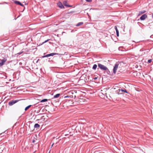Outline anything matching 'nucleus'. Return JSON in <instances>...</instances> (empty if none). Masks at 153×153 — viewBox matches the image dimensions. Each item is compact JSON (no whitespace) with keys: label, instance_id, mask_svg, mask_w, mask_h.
<instances>
[{"label":"nucleus","instance_id":"nucleus-11","mask_svg":"<svg viewBox=\"0 0 153 153\" xmlns=\"http://www.w3.org/2000/svg\"><path fill=\"white\" fill-rule=\"evenodd\" d=\"M146 12V11L145 10H143L141 11H140L139 12V13L137 15L138 16H140L141 14L144 13Z\"/></svg>","mask_w":153,"mask_h":153},{"label":"nucleus","instance_id":"nucleus-37","mask_svg":"<svg viewBox=\"0 0 153 153\" xmlns=\"http://www.w3.org/2000/svg\"><path fill=\"white\" fill-rule=\"evenodd\" d=\"M147 50L148 51H147V53L148 52H149V51H150L149 49H148V50Z\"/></svg>","mask_w":153,"mask_h":153},{"label":"nucleus","instance_id":"nucleus-21","mask_svg":"<svg viewBox=\"0 0 153 153\" xmlns=\"http://www.w3.org/2000/svg\"><path fill=\"white\" fill-rule=\"evenodd\" d=\"M75 12V11H70V12H68L67 13V14H69L71 13H74Z\"/></svg>","mask_w":153,"mask_h":153},{"label":"nucleus","instance_id":"nucleus-1","mask_svg":"<svg viewBox=\"0 0 153 153\" xmlns=\"http://www.w3.org/2000/svg\"><path fill=\"white\" fill-rule=\"evenodd\" d=\"M119 65V64L117 63H116L114 65V66L113 69V73L112 72H111L108 68H107V69L105 71V73H106V74L109 75L110 76H113V74H115L117 72V69L118 68Z\"/></svg>","mask_w":153,"mask_h":153},{"label":"nucleus","instance_id":"nucleus-45","mask_svg":"<svg viewBox=\"0 0 153 153\" xmlns=\"http://www.w3.org/2000/svg\"><path fill=\"white\" fill-rule=\"evenodd\" d=\"M58 35H59L58 34V35H57V36H58Z\"/></svg>","mask_w":153,"mask_h":153},{"label":"nucleus","instance_id":"nucleus-23","mask_svg":"<svg viewBox=\"0 0 153 153\" xmlns=\"http://www.w3.org/2000/svg\"><path fill=\"white\" fill-rule=\"evenodd\" d=\"M114 29L116 30V32H119V30L117 28V27L116 26H115Z\"/></svg>","mask_w":153,"mask_h":153},{"label":"nucleus","instance_id":"nucleus-18","mask_svg":"<svg viewBox=\"0 0 153 153\" xmlns=\"http://www.w3.org/2000/svg\"><path fill=\"white\" fill-rule=\"evenodd\" d=\"M68 53L67 52H65L64 53H58L59 54H58V55L59 56H63L65 55H67Z\"/></svg>","mask_w":153,"mask_h":153},{"label":"nucleus","instance_id":"nucleus-47","mask_svg":"<svg viewBox=\"0 0 153 153\" xmlns=\"http://www.w3.org/2000/svg\"><path fill=\"white\" fill-rule=\"evenodd\" d=\"M1 103V102H0V103Z\"/></svg>","mask_w":153,"mask_h":153},{"label":"nucleus","instance_id":"nucleus-35","mask_svg":"<svg viewBox=\"0 0 153 153\" xmlns=\"http://www.w3.org/2000/svg\"><path fill=\"white\" fill-rule=\"evenodd\" d=\"M44 43H43V42L42 43H41V44H40L39 45V46H40V45H42V44H43Z\"/></svg>","mask_w":153,"mask_h":153},{"label":"nucleus","instance_id":"nucleus-13","mask_svg":"<svg viewBox=\"0 0 153 153\" xmlns=\"http://www.w3.org/2000/svg\"><path fill=\"white\" fill-rule=\"evenodd\" d=\"M14 2L15 4L16 5H19L21 2L18 1L14 0Z\"/></svg>","mask_w":153,"mask_h":153},{"label":"nucleus","instance_id":"nucleus-43","mask_svg":"<svg viewBox=\"0 0 153 153\" xmlns=\"http://www.w3.org/2000/svg\"><path fill=\"white\" fill-rule=\"evenodd\" d=\"M139 23H140L141 24V23H140V22H137V24H138Z\"/></svg>","mask_w":153,"mask_h":153},{"label":"nucleus","instance_id":"nucleus-22","mask_svg":"<svg viewBox=\"0 0 153 153\" xmlns=\"http://www.w3.org/2000/svg\"><path fill=\"white\" fill-rule=\"evenodd\" d=\"M19 5L22 6V7H24V10H23V11H22V12H23V11L25 10V7L24 6V5L23 4H22L21 2L20 3V4H19Z\"/></svg>","mask_w":153,"mask_h":153},{"label":"nucleus","instance_id":"nucleus-7","mask_svg":"<svg viewBox=\"0 0 153 153\" xmlns=\"http://www.w3.org/2000/svg\"><path fill=\"white\" fill-rule=\"evenodd\" d=\"M147 17V15L146 14L143 15L140 17V19L141 21L145 20Z\"/></svg>","mask_w":153,"mask_h":153},{"label":"nucleus","instance_id":"nucleus-33","mask_svg":"<svg viewBox=\"0 0 153 153\" xmlns=\"http://www.w3.org/2000/svg\"><path fill=\"white\" fill-rule=\"evenodd\" d=\"M36 142V140H32V143H34Z\"/></svg>","mask_w":153,"mask_h":153},{"label":"nucleus","instance_id":"nucleus-42","mask_svg":"<svg viewBox=\"0 0 153 153\" xmlns=\"http://www.w3.org/2000/svg\"><path fill=\"white\" fill-rule=\"evenodd\" d=\"M19 16H18L17 18H18L19 17Z\"/></svg>","mask_w":153,"mask_h":153},{"label":"nucleus","instance_id":"nucleus-16","mask_svg":"<svg viewBox=\"0 0 153 153\" xmlns=\"http://www.w3.org/2000/svg\"><path fill=\"white\" fill-rule=\"evenodd\" d=\"M32 105H29L28 106L26 107L25 108V111H27L28 109Z\"/></svg>","mask_w":153,"mask_h":153},{"label":"nucleus","instance_id":"nucleus-38","mask_svg":"<svg viewBox=\"0 0 153 153\" xmlns=\"http://www.w3.org/2000/svg\"><path fill=\"white\" fill-rule=\"evenodd\" d=\"M54 144V143H53L52 145H51V147H53V145Z\"/></svg>","mask_w":153,"mask_h":153},{"label":"nucleus","instance_id":"nucleus-5","mask_svg":"<svg viewBox=\"0 0 153 153\" xmlns=\"http://www.w3.org/2000/svg\"><path fill=\"white\" fill-rule=\"evenodd\" d=\"M7 59L5 58H3L2 59H0V61H1L0 62V66H3L7 61Z\"/></svg>","mask_w":153,"mask_h":153},{"label":"nucleus","instance_id":"nucleus-26","mask_svg":"<svg viewBox=\"0 0 153 153\" xmlns=\"http://www.w3.org/2000/svg\"><path fill=\"white\" fill-rule=\"evenodd\" d=\"M50 39H47V40H45L44 42H43V43H46V42H48L49 40Z\"/></svg>","mask_w":153,"mask_h":153},{"label":"nucleus","instance_id":"nucleus-6","mask_svg":"<svg viewBox=\"0 0 153 153\" xmlns=\"http://www.w3.org/2000/svg\"><path fill=\"white\" fill-rule=\"evenodd\" d=\"M57 5L58 6L60 9H65V7L64 6L63 4H62L61 1H59L57 3Z\"/></svg>","mask_w":153,"mask_h":153},{"label":"nucleus","instance_id":"nucleus-30","mask_svg":"<svg viewBox=\"0 0 153 153\" xmlns=\"http://www.w3.org/2000/svg\"><path fill=\"white\" fill-rule=\"evenodd\" d=\"M73 6L72 5H69V4H68L67 7H72Z\"/></svg>","mask_w":153,"mask_h":153},{"label":"nucleus","instance_id":"nucleus-32","mask_svg":"<svg viewBox=\"0 0 153 153\" xmlns=\"http://www.w3.org/2000/svg\"><path fill=\"white\" fill-rule=\"evenodd\" d=\"M22 52H19V53H17V54H18L19 55H20V54H21L22 53Z\"/></svg>","mask_w":153,"mask_h":153},{"label":"nucleus","instance_id":"nucleus-46","mask_svg":"<svg viewBox=\"0 0 153 153\" xmlns=\"http://www.w3.org/2000/svg\"><path fill=\"white\" fill-rule=\"evenodd\" d=\"M39 112L37 111V113H39Z\"/></svg>","mask_w":153,"mask_h":153},{"label":"nucleus","instance_id":"nucleus-40","mask_svg":"<svg viewBox=\"0 0 153 153\" xmlns=\"http://www.w3.org/2000/svg\"><path fill=\"white\" fill-rule=\"evenodd\" d=\"M17 19V18H14V20H16V19Z\"/></svg>","mask_w":153,"mask_h":153},{"label":"nucleus","instance_id":"nucleus-28","mask_svg":"<svg viewBox=\"0 0 153 153\" xmlns=\"http://www.w3.org/2000/svg\"><path fill=\"white\" fill-rule=\"evenodd\" d=\"M116 33L117 36L118 37L119 36V31L117 32Z\"/></svg>","mask_w":153,"mask_h":153},{"label":"nucleus","instance_id":"nucleus-27","mask_svg":"<svg viewBox=\"0 0 153 153\" xmlns=\"http://www.w3.org/2000/svg\"><path fill=\"white\" fill-rule=\"evenodd\" d=\"M145 50L143 48H142L140 49V52L143 51H145Z\"/></svg>","mask_w":153,"mask_h":153},{"label":"nucleus","instance_id":"nucleus-20","mask_svg":"<svg viewBox=\"0 0 153 153\" xmlns=\"http://www.w3.org/2000/svg\"><path fill=\"white\" fill-rule=\"evenodd\" d=\"M73 97V96L72 95H71V96L67 95V96H65L64 97V98H66L70 97V98H72Z\"/></svg>","mask_w":153,"mask_h":153},{"label":"nucleus","instance_id":"nucleus-15","mask_svg":"<svg viewBox=\"0 0 153 153\" xmlns=\"http://www.w3.org/2000/svg\"><path fill=\"white\" fill-rule=\"evenodd\" d=\"M97 66L98 65H97L95 64H94L92 67V69L94 70H96V69H97Z\"/></svg>","mask_w":153,"mask_h":153},{"label":"nucleus","instance_id":"nucleus-29","mask_svg":"<svg viewBox=\"0 0 153 153\" xmlns=\"http://www.w3.org/2000/svg\"><path fill=\"white\" fill-rule=\"evenodd\" d=\"M87 2H90L92 1V0H85Z\"/></svg>","mask_w":153,"mask_h":153},{"label":"nucleus","instance_id":"nucleus-48","mask_svg":"<svg viewBox=\"0 0 153 153\" xmlns=\"http://www.w3.org/2000/svg\"><path fill=\"white\" fill-rule=\"evenodd\" d=\"M49 153H50V152H49Z\"/></svg>","mask_w":153,"mask_h":153},{"label":"nucleus","instance_id":"nucleus-36","mask_svg":"<svg viewBox=\"0 0 153 153\" xmlns=\"http://www.w3.org/2000/svg\"><path fill=\"white\" fill-rule=\"evenodd\" d=\"M16 123H15V124L13 126V127H14V126H16Z\"/></svg>","mask_w":153,"mask_h":153},{"label":"nucleus","instance_id":"nucleus-19","mask_svg":"<svg viewBox=\"0 0 153 153\" xmlns=\"http://www.w3.org/2000/svg\"><path fill=\"white\" fill-rule=\"evenodd\" d=\"M48 100L47 99H43L41 100L40 101V102H45L47 101Z\"/></svg>","mask_w":153,"mask_h":153},{"label":"nucleus","instance_id":"nucleus-10","mask_svg":"<svg viewBox=\"0 0 153 153\" xmlns=\"http://www.w3.org/2000/svg\"><path fill=\"white\" fill-rule=\"evenodd\" d=\"M63 4L64 6H65V7H67L68 4V1L67 0L64 1L63 2Z\"/></svg>","mask_w":153,"mask_h":153},{"label":"nucleus","instance_id":"nucleus-31","mask_svg":"<svg viewBox=\"0 0 153 153\" xmlns=\"http://www.w3.org/2000/svg\"><path fill=\"white\" fill-rule=\"evenodd\" d=\"M7 2H4L3 3H0V4H7Z\"/></svg>","mask_w":153,"mask_h":153},{"label":"nucleus","instance_id":"nucleus-3","mask_svg":"<svg viewBox=\"0 0 153 153\" xmlns=\"http://www.w3.org/2000/svg\"><path fill=\"white\" fill-rule=\"evenodd\" d=\"M58 54H59L58 53H51L49 54H46L45 55H44L42 56L41 57L42 58H44L45 57H47L50 56H53L54 55H56Z\"/></svg>","mask_w":153,"mask_h":153},{"label":"nucleus","instance_id":"nucleus-14","mask_svg":"<svg viewBox=\"0 0 153 153\" xmlns=\"http://www.w3.org/2000/svg\"><path fill=\"white\" fill-rule=\"evenodd\" d=\"M60 94H57L55 95H54L53 96L54 98H58L59 96L60 95Z\"/></svg>","mask_w":153,"mask_h":153},{"label":"nucleus","instance_id":"nucleus-4","mask_svg":"<svg viewBox=\"0 0 153 153\" xmlns=\"http://www.w3.org/2000/svg\"><path fill=\"white\" fill-rule=\"evenodd\" d=\"M19 101V100H11L9 102L8 105L10 106L12 105L13 104Z\"/></svg>","mask_w":153,"mask_h":153},{"label":"nucleus","instance_id":"nucleus-44","mask_svg":"<svg viewBox=\"0 0 153 153\" xmlns=\"http://www.w3.org/2000/svg\"><path fill=\"white\" fill-rule=\"evenodd\" d=\"M12 0V1H14V0Z\"/></svg>","mask_w":153,"mask_h":153},{"label":"nucleus","instance_id":"nucleus-39","mask_svg":"<svg viewBox=\"0 0 153 153\" xmlns=\"http://www.w3.org/2000/svg\"><path fill=\"white\" fill-rule=\"evenodd\" d=\"M27 4H28L27 3H25V5H27Z\"/></svg>","mask_w":153,"mask_h":153},{"label":"nucleus","instance_id":"nucleus-41","mask_svg":"<svg viewBox=\"0 0 153 153\" xmlns=\"http://www.w3.org/2000/svg\"><path fill=\"white\" fill-rule=\"evenodd\" d=\"M71 32H74V30H71Z\"/></svg>","mask_w":153,"mask_h":153},{"label":"nucleus","instance_id":"nucleus-9","mask_svg":"<svg viewBox=\"0 0 153 153\" xmlns=\"http://www.w3.org/2000/svg\"><path fill=\"white\" fill-rule=\"evenodd\" d=\"M63 75V73L59 72L57 73V75H56V76L57 78H61L62 77Z\"/></svg>","mask_w":153,"mask_h":153},{"label":"nucleus","instance_id":"nucleus-25","mask_svg":"<svg viewBox=\"0 0 153 153\" xmlns=\"http://www.w3.org/2000/svg\"><path fill=\"white\" fill-rule=\"evenodd\" d=\"M98 77H95L92 79V81H94L93 80H96L97 79Z\"/></svg>","mask_w":153,"mask_h":153},{"label":"nucleus","instance_id":"nucleus-24","mask_svg":"<svg viewBox=\"0 0 153 153\" xmlns=\"http://www.w3.org/2000/svg\"><path fill=\"white\" fill-rule=\"evenodd\" d=\"M152 59H149L148 60L147 63H150L152 62Z\"/></svg>","mask_w":153,"mask_h":153},{"label":"nucleus","instance_id":"nucleus-12","mask_svg":"<svg viewBox=\"0 0 153 153\" xmlns=\"http://www.w3.org/2000/svg\"><path fill=\"white\" fill-rule=\"evenodd\" d=\"M40 126V125L38 123H36L35 124L34 128H39Z\"/></svg>","mask_w":153,"mask_h":153},{"label":"nucleus","instance_id":"nucleus-2","mask_svg":"<svg viewBox=\"0 0 153 153\" xmlns=\"http://www.w3.org/2000/svg\"><path fill=\"white\" fill-rule=\"evenodd\" d=\"M97 65L98 68H97V69L98 70H99V69H100L101 70L105 72V71L107 69V68H108L106 66H105L104 65H103L100 63H98Z\"/></svg>","mask_w":153,"mask_h":153},{"label":"nucleus","instance_id":"nucleus-17","mask_svg":"<svg viewBox=\"0 0 153 153\" xmlns=\"http://www.w3.org/2000/svg\"><path fill=\"white\" fill-rule=\"evenodd\" d=\"M83 24V22H79L76 25V26L77 27H78L80 26L81 25H82Z\"/></svg>","mask_w":153,"mask_h":153},{"label":"nucleus","instance_id":"nucleus-8","mask_svg":"<svg viewBox=\"0 0 153 153\" xmlns=\"http://www.w3.org/2000/svg\"><path fill=\"white\" fill-rule=\"evenodd\" d=\"M119 91H121V92H123L125 93H126L128 94H129V92L127 91V90L124 88L123 89H118Z\"/></svg>","mask_w":153,"mask_h":153},{"label":"nucleus","instance_id":"nucleus-34","mask_svg":"<svg viewBox=\"0 0 153 153\" xmlns=\"http://www.w3.org/2000/svg\"><path fill=\"white\" fill-rule=\"evenodd\" d=\"M40 60V59H38L36 62V63H37Z\"/></svg>","mask_w":153,"mask_h":153}]
</instances>
